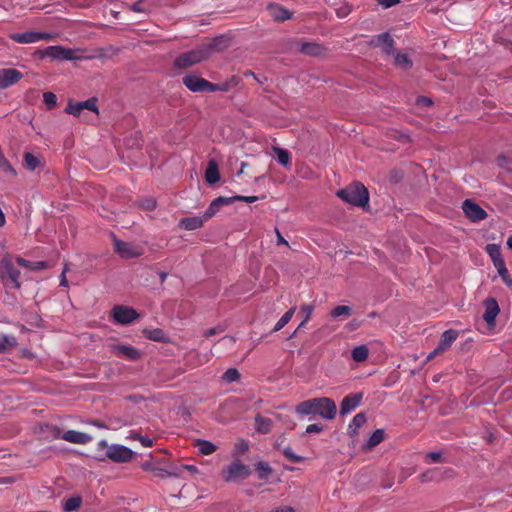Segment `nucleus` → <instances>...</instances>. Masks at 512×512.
<instances>
[{"mask_svg":"<svg viewBox=\"0 0 512 512\" xmlns=\"http://www.w3.org/2000/svg\"><path fill=\"white\" fill-rule=\"evenodd\" d=\"M223 42V37H217L193 50L182 53L176 58L175 66L184 69L200 63L208 59L213 53L219 52L221 50L220 45Z\"/></svg>","mask_w":512,"mask_h":512,"instance_id":"nucleus-1","label":"nucleus"},{"mask_svg":"<svg viewBox=\"0 0 512 512\" xmlns=\"http://www.w3.org/2000/svg\"><path fill=\"white\" fill-rule=\"evenodd\" d=\"M295 410L297 414L302 416L317 414L327 420L333 419L337 412L335 402L327 397L305 400L299 403Z\"/></svg>","mask_w":512,"mask_h":512,"instance_id":"nucleus-2","label":"nucleus"},{"mask_svg":"<svg viewBox=\"0 0 512 512\" xmlns=\"http://www.w3.org/2000/svg\"><path fill=\"white\" fill-rule=\"evenodd\" d=\"M336 195L344 202L357 207L364 208L369 202L368 190L360 182H354L347 187L338 190Z\"/></svg>","mask_w":512,"mask_h":512,"instance_id":"nucleus-3","label":"nucleus"},{"mask_svg":"<svg viewBox=\"0 0 512 512\" xmlns=\"http://www.w3.org/2000/svg\"><path fill=\"white\" fill-rule=\"evenodd\" d=\"M97 450H105V457L116 463L129 462L134 454L130 448L123 445L112 444L109 446L106 440H101L98 442Z\"/></svg>","mask_w":512,"mask_h":512,"instance_id":"nucleus-4","label":"nucleus"},{"mask_svg":"<svg viewBox=\"0 0 512 512\" xmlns=\"http://www.w3.org/2000/svg\"><path fill=\"white\" fill-rule=\"evenodd\" d=\"M251 474L249 466L236 459L221 471V476L226 482H234L246 479Z\"/></svg>","mask_w":512,"mask_h":512,"instance_id":"nucleus-5","label":"nucleus"},{"mask_svg":"<svg viewBox=\"0 0 512 512\" xmlns=\"http://www.w3.org/2000/svg\"><path fill=\"white\" fill-rule=\"evenodd\" d=\"M0 275L7 287L19 289L20 288V271L8 258H4L0 262Z\"/></svg>","mask_w":512,"mask_h":512,"instance_id":"nucleus-6","label":"nucleus"},{"mask_svg":"<svg viewBox=\"0 0 512 512\" xmlns=\"http://www.w3.org/2000/svg\"><path fill=\"white\" fill-rule=\"evenodd\" d=\"M183 84L192 92L217 91L216 84L195 75H186L183 78Z\"/></svg>","mask_w":512,"mask_h":512,"instance_id":"nucleus-7","label":"nucleus"},{"mask_svg":"<svg viewBox=\"0 0 512 512\" xmlns=\"http://www.w3.org/2000/svg\"><path fill=\"white\" fill-rule=\"evenodd\" d=\"M112 317L114 322L122 325H127L132 323L137 318H139V314L135 309L131 307L124 305H116L112 309Z\"/></svg>","mask_w":512,"mask_h":512,"instance_id":"nucleus-8","label":"nucleus"},{"mask_svg":"<svg viewBox=\"0 0 512 512\" xmlns=\"http://www.w3.org/2000/svg\"><path fill=\"white\" fill-rule=\"evenodd\" d=\"M52 34L47 32H34L28 31L24 33H13L10 35V39L19 44H30L36 43L41 40H51Z\"/></svg>","mask_w":512,"mask_h":512,"instance_id":"nucleus-9","label":"nucleus"},{"mask_svg":"<svg viewBox=\"0 0 512 512\" xmlns=\"http://www.w3.org/2000/svg\"><path fill=\"white\" fill-rule=\"evenodd\" d=\"M42 56L49 57L55 60H75L77 59L75 51L63 46H48L41 51Z\"/></svg>","mask_w":512,"mask_h":512,"instance_id":"nucleus-10","label":"nucleus"},{"mask_svg":"<svg viewBox=\"0 0 512 512\" xmlns=\"http://www.w3.org/2000/svg\"><path fill=\"white\" fill-rule=\"evenodd\" d=\"M110 350L116 357L130 361H138L142 355L135 347L125 344H112Z\"/></svg>","mask_w":512,"mask_h":512,"instance_id":"nucleus-11","label":"nucleus"},{"mask_svg":"<svg viewBox=\"0 0 512 512\" xmlns=\"http://www.w3.org/2000/svg\"><path fill=\"white\" fill-rule=\"evenodd\" d=\"M465 216L473 222H480L487 218V212L471 199H466L462 204Z\"/></svg>","mask_w":512,"mask_h":512,"instance_id":"nucleus-12","label":"nucleus"},{"mask_svg":"<svg viewBox=\"0 0 512 512\" xmlns=\"http://www.w3.org/2000/svg\"><path fill=\"white\" fill-rule=\"evenodd\" d=\"M114 250L125 259L138 257L142 254L141 248L129 242L114 239Z\"/></svg>","mask_w":512,"mask_h":512,"instance_id":"nucleus-13","label":"nucleus"},{"mask_svg":"<svg viewBox=\"0 0 512 512\" xmlns=\"http://www.w3.org/2000/svg\"><path fill=\"white\" fill-rule=\"evenodd\" d=\"M23 74L14 68L0 69V89H7L21 80Z\"/></svg>","mask_w":512,"mask_h":512,"instance_id":"nucleus-14","label":"nucleus"},{"mask_svg":"<svg viewBox=\"0 0 512 512\" xmlns=\"http://www.w3.org/2000/svg\"><path fill=\"white\" fill-rule=\"evenodd\" d=\"M483 304L485 307L483 319L489 327H493L495 325V319L500 312L498 302L495 298L489 297L484 300Z\"/></svg>","mask_w":512,"mask_h":512,"instance_id":"nucleus-15","label":"nucleus"},{"mask_svg":"<svg viewBox=\"0 0 512 512\" xmlns=\"http://www.w3.org/2000/svg\"><path fill=\"white\" fill-rule=\"evenodd\" d=\"M363 398L362 393H351L345 396L340 405V413L346 415L355 410Z\"/></svg>","mask_w":512,"mask_h":512,"instance_id":"nucleus-16","label":"nucleus"},{"mask_svg":"<svg viewBox=\"0 0 512 512\" xmlns=\"http://www.w3.org/2000/svg\"><path fill=\"white\" fill-rule=\"evenodd\" d=\"M372 43L375 46L380 47L382 51L388 55L394 52L395 41L387 32L377 35Z\"/></svg>","mask_w":512,"mask_h":512,"instance_id":"nucleus-17","label":"nucleus"},{"mask_svg":"<svg viewBox=\"0 0 512 512\" xmlns=\"http://www.w3.org/2000/svg\"><path fill=\"white\" fill-rule=\"evenodd\" d=\"M61 438L67 442L74 444H86L93 440V437L91 435L76 430L65 431L62 434Z\"/></svg>","mask_w":512,"mask_h":512,"instance_id":"nucleus-18","label":"nucleus"},{"mask_svg":"<svg viewBox=\"0 0 512 512\" xmlns=\"http://www.w3.org/2000/svg\"><path fill=\"white\" fill-rule=\"evenodd\" d=\"M457 337V331L453 329L446 330L442 334L438 346L434 349V353H443L452 345V343L457 339Z\"/></svg>","mask_w":512,"mask_h":512,"instance_id":"nucleus-19","label":"nucleus"},{"mask_svg":"<svg viewBox=\"0 0 512 512\" xmlns=\"http://www.w3.org/2000/svg\"><path fill=\"white\" fill-rule=\"evenodd\" d=\"M230 204H232L230 197H217L210 203L203 217L207 221L208 219L212 218L220 210L221 207Z\"/></svg>","mask_w":512,"mask_h":512,"instance_id":"nucleus-20","label":"nucleus"},{"mask_svg":"<svg viewBox=\"0 0 512 512\" xmlns=\"http://www.w3.org/2000/svg\"><path fill=\"white\" fill-rule=\"evenodd\" d=\"M271 17L279 22L292 18V12L279 4H270L268 6Z\"/></svg>","mask_w":512,"mask_h":512,"instance_id":"nucleus-21","label":"nucleus"},{"mask_svg":"<svg viewBox=\"0 0 512 512\" xmlns=\"http://www.w3.org/2000/svg\"><path fill=\"white\" fill-rule=\"evenodd\" d=\"M205 221V218L200 216L185 217L180 220L179 226L185 230H196L201 228Z\"/></svg>","mask_w":512,"mask_h":512,"instance_id":"nucleus-22","label":"nucleus"},{"mask_svg":"<svg viewBox=\"0 0 512 512\" xmlns=\"http://www.w3.org/2000/svg\"><path fill=\"white\" fill-rule=\"evenodd\" d=\"M254 426L258 433L267 434L272 430L273 422L270 418H266L261 414H256Z\"/></svg>","mask_w":512,"mask_h":512,"instance_id":"nucleus-23","label":"nucleus"},{"mask_svg":"<svg viewBox=\"0 0 512 512\" xmlns=\"http://www.w3.org/2000/svg\"><path fill=\"white\" fill-rule=\"evenodd\" d=\"M300 51L309 56H318L323 53L324 48L315 42H302Z\"/></svg>","mask_w":512,"mask_h":512,"instance_id":"nucleus-24","label":"nucleus"},{"mask_svg":"<svg viewBox=\"0 0 512 512\" xmlns=\"http://www.w3.org/2000/svg\"><path fill=\"white\" fill-rule=\"evenodd\" d=\"M16 262L21 267L29 269V270H32V271H39V270L46 269L48 267V264L45 261H34V262H32V261H28V260H26V259H24L22 257H17L16 258Z\"/></svg>","mask_w":512,"mask_h":512,"instance_id":"nucleus-25","label":"nucleus"},{"mask_svg":"<svg viewBox=\"0 0 512 512\" xmlns=\"http://www.w3.org/2000/svg\"><path fill=\"white\" fill-rule=\"evenodd\" d=\"M205 179L208 183L214 184L220 179L218 166L215 161H210L205 171Z\"/></svg>","mask_w":512,"mask_h":512,"instance_id":"nucleus-26","label":"nucleus"},{"mask_svg":"<svg viewBox=\"0 0 512 512\" xmlns=\"http://www.w3.org/2000/svg\"><path fill=\"white\" fill-rule=\"evenodd\" d=\"M195 446L202 455H211L217 450V446L210 441L197 439Z\"/></svg>","mask_w":512,"mask_h":512,"instance_id":"nucleus-27","label":"nucleus"},{"mask_svg":"<svg viewBox=\"0 0 512 512\" xmlns=\"http://www.w3.org/2000/svg\"><path fill=\"white\" fill-rule=\"evenodd\" d=\"M23 161L25 168L30 171L36 170L41 164V159L30 152L24 153Z\"/></svg>","mask_w":512,"mask_h":512,"instance_id":"nucleus-28","label":"nucleus"},{"mask_svg":"<svg viewBox=\"0 0 512 512\" xmlns=\"http://www.w3.org/2000/svg\"><path fill=\"white\" fill-rule=\"evenodd\" d=\"M366 414L364 412H360L358 414H356L351 423L349 424V433L351 435H355L357 434V430L358 428H360L361 426H363L366 422Z\"/></svg>","mask_w":512,"mask_h":512,"instance_id":"nucleus-29","label":"nucleus"},{"mask_svg":"<svg viewBox=\"0 0 512 512\" xmlns=\"http://www.w3.org/2000/svg\"><path fill=\"white\" fill-rule=\"evenodd\" d=\"M384 430L383 429H376L371 436L369 437L365 448L366 449H372L378 444H380L384 440Z\"/></svg>","mask_w":512,"mask_h":512,"instance_id":"nucleus-30","label":"nucleus"},{"mask_svg":"<svg viewBox=\"0 0 512 512\" xmlns=\"http://www.w3.org/2000/svg\"><path fill=\"white\" fill-rule=\"evenodd\" d=\"M81 504L82 498L80 496H72L65 501L63 510L65 512H75L80 508Z\"/></svg>","mask_w":512,"mask_h":512,"instance_id":"nucleus-31","label":"nucleus"},{"mask_svg":"<svg viewBox=\"0 0 512 512\" xmlns=\"http://www.w3.org/2000/svg\"><path fill=\"white\" fill-rule=\"evenodd\" d=\"M369 350L365 345H360L352 350V359L356 362L365 361L368 358Z\"/></svg>","mask_w":512,"mask_h":512,"instance_id":"nucleus-32","label":"nucleus"},{"mask_svg":"<svg viewBox=\"0 0 512 512\" xmlns=\"http://www.w3.org/2000/svg\"><path fill=\"white\" fill-rule=\"evenodd\" d=\"M255 469L258 473L259 479H267L269 475L272 473V468L267 462L260 461L255 464Z\"/></svg>","mask_w":512,"mask_h":512,"instance_id":"nucleus-33","label":"nucleus"},{"mask_svg":"<svg viewBox=\"0 0 512 512\" xmlns=\"http://www.w3.org/2000/svg\"><path fill=\"white\" fill-rule=\"evenodd\" d=\"M294 312H295V308H291L289 309L279 320L278 322L275 324L274 328H273V332H278L280 331L282 328H284L285 325H287L289 323V321L291 320V318L293 317L294 315Z\"/></svg>","mask_w":512,"mask_h":512,"instance_id":"nucleus-34","label":"nucleus"},{"mask_svg":"<svg viewBox=\"0 0 512 512\" xmlns=\"http://www.w3.org/2000/svg\"><path fill=\"white\" fill-rule=\"evenodd\" d=\"M143 333L146 338L153 340V341L162 342L166 338L164 331L159 328H156L153 330H144Z\"/></svg>","mask_w":512,"mask_h":512,"instance_id":"nucleus-35","label":"nucleus"},{"mask_svg":"<svg viewBox=\"0 0 512 512\" xmlns=\"http://www.w3.org/2000/svg\"><path fill=\"white\" fill-rule=\"evenodd\" d=\"M17 344L16 338L9 335H0V352H5Z\"/></svg>","mask_w":512,"mask_h":512,"instance_id":"nucleus-36","label":"nucleus"},{"mask_svg":"<svg viewBox=\"0 0 512 512\" xmlns=\"http://www.w3.org/2000/svg\"><path fill=\"white\" fill-rule=\"evenodd\" d=\"M352 314V309L346 305L336 306L330 313L333 318H338L340 316L349 317Z\"/></svg>","mask_w":512,"mask_h":512,"instance_id":"nucleus-37","label":"nucleus"},{"mask_svg":"<svg viewBox=\"0 0 512 512\" xmlns=\"http://www.w3.org/2000/svg\"><path fill=\"white\" fill-rule=\"evenodd\" d=\"M274 151L277 155L278 162L283 166H287L290 162V153L287 150L279 147L274 148Z\"/></svg>","mask_w":512,"mask_h":512,"instance_id":"nucleus-38","label":"nucleus"},{"mask_svg":"<svg viewBox=\"0 0 512 512\" xmlns=\"http://www.w3.org/2000/svg\"><path fill=\"white\" fill-rule=\"evenodd\" d=\"M152 471H154L155 475L160 478L181 477V473L177 472L175 468H173L171 471H167L162 468H153Z\"/></svg>","mask_w":512,"mask_h":512,"instance_id":"nucleus-39","label":"nucleus"},{"mask_svg":"<svg viewBox=\"0 0 512 512\" xmlns=\"http://www.w3.org/2000/svg\"><path fill=\"white\" fill-rule=\"evenodd\" d=\"M395 63L397 66L403 68H410L412 66V61L410 60L408 55L403 53H397L395 55Z\"/></svg>","mask_w":512,"mask_h":512,"instance_id":"nucleus-40","label":"nucleus"},{"mask_svg":"<svg viewBox=\"0 0 512 512\" xmlns=\"http://www.w3.org/2000/svg\"><path fill=\"white\" fill-rule=\"evenodd\" d=\"M487 254L490 256L491 260H497L502 257L500 246L498 244H488L485 248Z\"/></svg>","mask_w":512,"mask_h":512,"instance_id":"nucleus-41","label":"nucleus"},{"mask_svg":"<svg viewBox=\"0 0 512 512\" xmlns=\"http://www.w3.org/2000/svg\"><path fill=\"white\" fill-rule=\"evenodd\" d=\"M222 378L228 383L235 382L240 378V373L236 368H229L225 371Z\"/></svg>","mask_w":512,"mask_h":512,"instance_id":"nucleus-42","label":"nucleus"},{"mask_svg":"<svg viewBox=\"0 0 512 512\" xmlns=\"http://www.w3.org/2000/svg\"><path fill=\"white\" fill-rule=\"evenodd\" d=\"M283 455L292 463H300L303 461V457L298 456L290 447H285L282 451Z\"/></svg>","mask_w":512,"mask_h":512,"instance_id":"nucleus-43","label":"nucleus"},{"mask_svg":"<svg viewBox=\"0 0 512 512\" xmlns=\"http://www.w3.org/2000/svg\"><path fill=\"white\" fill-rule=\"evenodd\" d=\"M65 111L74 116H80L83 109L80 102L69 101Z\"/></svg>","mask_w":512,"mask_h":512,"instance_id":"nucleus-44","label":"nucleus"},{"mask_svg":"<svg viewBox=\"0 0 512 512\" xmlns=\"http://www.w3.org/2000/svg\"><path fill=\"white\" fill-rule=\"evenodd\" d=\"M96 103H97V99L94 97L87 99L86 101L80 102L83 110L87 109L89 111H93L96 114H98V109H97Z\"/></svg>","mask_w":512,"mask_h":512,"instance_id":"nucleus-45","label":"nucleus"},{"mask_svg":"<svg viewBox=\"0 0 512 512\" xmlns=\"http://www.w3.org/2000/svg\"><path fill=\"white\" fill-rule=\"evenodd\" d=\"M131 438L134 440H138L144 447H152L154 444L153 439L140 434L131 435Z\"/></svg>","mask_w":512,"mask_h":512,"instance_id":"nucleus-46","label":"nucleus"},{"mask_svg":"<svg viewBox=\"0 0 512 512\" xmlns=\"http://www.w3.org/2000/svg\"><path fill=\"white\" fill-rule=\"evenodd\" d=\"M140 207L146 211H153L156 208V201L153 198H146L140 202Z\"/></svg>","mask_w":512,"mask_h":512,"instance_id":"nucleus-47","label":"nucleus"},{"mask_svg":"<svg viewBox=\"0 0 512 512\" xmlns=\"http://www.w3.org/2000/svg\"><path fill=\"white\" fill-rule=\"evenodd\" d=\"M497 272H498L499 276L501 277V279L503 280V282L505 283V285L507 287L511 288L512 287V278L509 275L507 268L501 269Z\"/></svg>","mask_w":512,"mask_h":512,"instance_id":"nucleus-48","label":"nucleus"},{"mask_svg":"<svg viewBox=\"0 0 512 512\" xmlns=\"http://www.w3.org/2000/svg\"><path fill=\"white\" fill-rule=\"evenodd\" d=\"M231 201H232V204L236 201H243V202H247V203H253L255 201L258 200V197L257 196H241V195H236V196H233V197H230Z\"/></svg>","mask_w":512,"mask_h":512,"instance_id":"nucleus-49","label":"nucleus"},{"mask_svg":"<svg viewBox=\"0 0 512 512\" xmlns=\"http://www.w3.org/2000/svg\"><path fill=\"white\" fill-rule=\"evenodd\" d=\"M43 98H44V102L50 106V107H54L56 105V101H57V97L54 93L52 92H45L44 95H43Z\"/></svg>","mask_w":512,"mask_h":512,"instance_id":"nucleus-50","label":"nucleus"},{"mask_svg":"<svg viewBox=\"0 0 512 512\" xmlns=\"http://www.w3.org/2000/svg\"><path fill=\"white\" fill-rule=\"evenodd\" d=\"M312 310H313V308L310 305H304V306L301 307V312H303L305 314V318L301 322V324L299 325V328L302 327L310 319V316L312 314Z\"/></svg>","mask_w":512,"mask_h":512,"instance_id":"nucleus-51","label":"nucleus"},{"mask_svg":"<svg viewBox=\"0 0 512 512\" xmlns=\"http://www.w3.org/2000/svg\"><path fill=\"white\" fill-rule=\"evenodd\" d=\"M442 459V455L440 452H429L426 454V461H430L432 463H438Z\"/></svg>","mask_w":512,"mask_h":512,"instance_id":"nucleus-52","label":"nucleus"},{"mask_svg":"<svg viewBox=\"0 0 512 512\" xmlns=\"http://www.w3.org/2000/svg\"><path fill=\"white\" fill-rule=\"evenodd\" d=\"M224 331V329L220 326L218 327H213V328H209L207 329L205 332H204V337L206 338H210L216 334H219V333H222Z\"/></svg>","mask_w":512,"mask_h":512,"instance_id":"nucleus-53","label":"nucleus"},{"mask_svg":"<svg viewBox=\"0 0 512 512\" xmlns=\"http://www.w3.org/2000/svg\"><path fill=\"white\" fill-rule=\"evenodd\" d=\"M177 472H180L181 475L183 474L184 470L189 471L190 473H196L198 472V469L194 465H182L180 467H174Z\"/></svg>","mask_w":512,"mask_h":512,"instance_id":"nucleus-54","label":"nucleus"},{"mask_svg":"<svg viewBox=\"0 0 512 512\" xmlns=\"http://www.w3.org/2000/svg\"><path fill=\"white\" fill-rule=\"evenodd\" d=\"M323 430V426L321 424H310L306 427V432L311 433H320Z\"/></svg>","mask_w":512,"mask_h":512,"instance_id":"nucleus-55","label":"nucleus"},{"mask_svg":"<svg viewBox=\"0 0 512 512\" xmlns=\"http://www.w3.org/2000/svg\"><path fill=\"white\" fill-rule=\"evenodd\" d=\"M69 271L68 264H65L64 269L60 275V286L68 287V280L66 278V273Z\"/></svg>","mask_w":512,"mask_h":512,"instance_id":"nucleus-56","label":"nucleus"},{"mask_svg":"<svg viewBox=\"0 0 512 512\" xmlns=\"http://www.w3.org/2000/svg\"><path fill=\"white\" fill-rule=\"evenodd\" d=\"M378 4L385 8H390L400 2V0H376Z\"/></svg>","mask_w":512,"mask_h":512,"instance_id":"nucleus-57","label":"nucleus"},{"mask_svg":"<svg viewBox=\"0 0 512 512\" xmlns=\"http://www.w3.org/2000/svg\"><path fill=\"white\" fill-rule=\"evenodd\" d=\"M350 8L348 7H340L336 10V14L339 18H344L350 13Z\"/></svg>","mask_w":512,"mask_h":512,"instance_id":"nucleus-58","label":"nucleus"},{"mask_svg":"<svg viewBox=\"0 0 512 512\" xmlns=\"http://www.w3.org/2000/svg\"><path fill=\"white\" fill-rule=\"evenodd\" d=\"M492 262H493V265L495 266V268L497 269V271L506 268V264H505L503 257H501L497 260H494Z\"/></svg>","mask_w":512,"mask_h":512,"instance_id":"nucleus-59","label":"nucleus"},{"mask_svg":"<svg viewBox=\"0 0 512 512\" xmlns=\"http://www.w3.org/2000/svg\"><path fill=\"white\" fill-rule=\"evenodd\" d=\"M275 233L277 236V245L289 246L288 242L284 239V237L277 228H275Z\"/></svg>","mask_w":512,"mask_h":512,"instance_id":"nucleus-60","label":"nucleus"},{"mask_svg":"<svg viewBox=\"0 0 512 512\" xmlns=\"http://www.w3.org/2000/svg\"><path fill=\"white\" fill-rule=\"evenodd\" d=\"M269 512H295V510L291 506H280Z\"/></svg>","mask_w":512,"mask_h":512,"instance_id":"nucleus-61","label":"nucleus"},{"mask_svg":"<svg viewBox=\"0 0 512 512\" xmlns=\"http://www.w3.org/2000/svg\"><path fill=\"white\" fill-rule=\"evenodd\" d=\"M143 1H140L138 0L137 2H135L132 6H131V10L134 11V12H137V13H141V12H144L145 10L143 9V7L141 6V3Z\"/></svg>","mask_w":512,"mask_h":512,"instance_id":"nucleus-62","label":"nucleus"},{"mask_svg":"<svg viewBox=\"0 0 512 512\" xmlns=\"http://www.w3.org/2000/svg\"><path fill=\"white\" fill-rule=\"evenodd\" d=\"M226 83H229L230 87H235L239 84V79L236 76H232Z\"/></svg>","mask_w":512,"mask_h":512,"instance_id":"nucleus-63","label":"nucleus"},{"mask_svg":"<svg viewBox=\"0 0 512 512\" xmlns=\"http://www.w3.org/2000/svg\"><path fill=\"white\" fill-rule=\"evenodd\" d=\"M418 103L429 106L432 104V100L427 97H419Z\"/></svg>","mask_w":512,"mask_h":512,"instance_id":"nucleus-64","label":"nucleus"}]
</instances>
